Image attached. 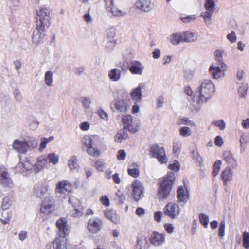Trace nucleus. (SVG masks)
I'll return each instance as SVG.
<instances>
[{
    "instance_id": "f257e3e1",
    "label": "nucleus",
    "mask_w": 249,
    "mask_h": 249,
    "mask_svg": "<svg viewBox=\"0 0 249 249\" xmlns=\"http://www.w3.org/2000/svg\"><path fill=\"white\" fill-rule=\"evenodd\" d=\"M36 27L33 33V43L37 45L43 43L45 32L49 26L50 10L46 7H41L37 11Z\"/></svg>"
},
{
    "instance_id": "f03ea898",
    "label": "nucleus",
    "mask_w": 249,
    "mask_h": 249,
    "mask_svg": "<svg viewBox=\"0 0 249 249\" xmlns=\"http://www.w3.org/2000/svg\"><path fill=\"white\" fill-rule=\"evenodd\" d=\"M175 179V174L173 172L168 173L163 178L162 181L160 182L158 188V196L159 199H165L167 198L172 188Z\"/></svg>"
},
{
    "instance_id": "7ed1b4c3",
    "label": "nucleus",
    "mask_w": 249,
    "mask_h": 249,
    "mask_svg": "<svg viewBox=\"0 0 249 249\" xmlns=\"http://www.w3.org/2000/svg\"><path fill=\"white\" fill-rule=\"evenodd\" d=\"M199 91L200 94L197 103H205L213 96L215 91L214 85L211 80H204L199 87Z\"/></svg>"
},
{
    "instance_id": "20e7f679",
    "label": "nucleus",
    "mask_w": 249,
    "mask_h": 249,
    "mask_svg": "<svg viewBox=\"0 0 249 249\" xmlns=\"http://www.w3.org/2000/svg\"><path fill=\"white\" fill-rule=\"evenodd\" d=\"M149 154L151 157L157 159L158 162L161 164L166 163L168 161L164 148L157 144L151 146Z\"/></svg>"
},
{
    "instance_id": "39448f33",
    "label": "nucleus",
    "mask_w": 249,
    "mask_h": 249,
    "mask_svg": "<svg viewBox=\"0 0 249 249\" xmlns=\"http://www.w3.org/2000/svg\"><path fill=\"white\" fill-rule=\"evenodd\" d=\"M0 185L4 188H12L14 184L7 169L0 165Z\"/></svg>"
},
{
    "instance_id": "423d86ee",
    "label": "nucleus",
    "mask_w": 249,
    "mask_h": 249,
    "mask_svg": "<svg viewBox=\"0 0 249 249\" xmlns=\"http://www.w3.org/2000/svg\"><path fill=\"white\" fill-rule=\"evenodd\" d=\"M103 227V221L99 217H93L89 220L87 223V228L89 231L95 234L99 232Z\"/></svg>"
},
{
    "instance_id": "0eeeda50",
    "label": "nucleus",
    "mask_w": 249,
    "mask_h": 249,
    "mask_svg": "<svg viewBox=\"0 0 249 249\" xmlns=\"http://www.w3.org/2000/svg\"><path fill=\"white\" fill-rule=\"evenodd\" d=\"M82 142L87 147V151L89 154L94 157H98L100 155V152L97 148L93 147V140L90 137L85 136L82 139Z\"/></svg>"
},
{
    "instance_id": "6e6552de",
    "label": "nucleus",
    "mask_w": 249,
    "mask_h": 249,
    "mask_svg": "<svg viewBox=\"0 0 249 249\" xmlns=\"http://www.w3.org/2000/svg\"><path fill=\"white\" fill-rule=\"evenodd\" d=\"M164 214L171 219H175L180 213V209L178 205L176 203H168L164 208Z\"/></svg>"
},
{
    "instance_id": "1a4fd4ad",
    "label": "nucleus",
    "mask_w": 249,
    "mask_h": 249,
    "mask_svg": "<svg viewBox=\"0 0 249 249\" xmlns=\"http://www.w3.org/2000/svg\"><path fill=\"white\" fill-rule=\"evenodd\" d=\"M13 149L19 154H25L29 148L28 142L26 140L15 139L12 144Z\"/></svg>"
},
{
    "instance_id": "9d476101",
    "label": "nucleus",
    "mask_w": 249,
    "mask_h": 249,
    "mask_svg": "<svg viewBox=\"0 0 249 249\" xmlns=\"http://www.w3.org/2000/svg\"><path fill=\"white\" fill-rule=\"evenodd\" d=\"M122 120L124 129H127L132 133H135L138 131L139 126L138 125L133 124V118L131 115H124Z\"/></svg>"
},
{
    "instance_id": "9b49d317",
    "label": "nucleus",
    "mask_w": 249,
    "mask_h": 249,
    "mask_svg": "<svg viewBox=\"0 0 249 249\" xmlns=\"http://www.w3.org/2000/svg\"><path fill=\"white\" fill-rule=\"evenodd\" d=\"M56 225L58 228V234L60 237L64 238L70 233L67 221L65 218L59 219L56 222Z\"/></svg>"
},
{
    "instance_id": "f8f14e48",
    "label": "nucleus",
    "mask_w": 249,
    "mask_h": 249,
    "mask_svg": "<svg viewBox=\"0 0 249 249\" xmlns=\"http://www.w3.org/2000/svg\"><path fill=\"white\" fill-rule=\"evenodd\" d=\"M133 188L132 195L135 201H138L143 196L144 188L141 182L135 180L132 184Z\"/></svg>"
},
{
    "instance_id": "ddd939ff",
    "label": "nucleus",
    "mask_w": 249,
    "mask_h": 249,
    "mask_svg": "<svg viewBox=\"0 0 249 249\" xmlns=\"http://www.w3.org/2000/svg\"><path fill=\"white\" fill-rule=\"evenodd\" d=\"M226 67H222L219 65L213 63L209 68V72L213 79H219L224 76V69Z\"/></svg>"
},
{
    "instance_id": "4468645a",
    "label": "nucleus",
    "mask_w": 249,
    "mask_h": 249,
    "mask_svg": "<svg viewBox=\"0 0 249 249\" xmlns=\"http://www.w3.org/2000/svg\"><path fill=\"white\" fill-rule=\"evenodd\" d=\"M54 207V199L51 197H46L42 201L40 211L41 213L47 214L53 211Z\"/></svg>"
},
{
    "instance_id": "2eb2a0df",
    "label": "nucleus",
    "mask_w": 249,
    "mask_h": 249,
    "mask_svg": "<svg viewBox=\"0 0 249 249\" xmlns=\"http://www.w3.org/2000/svg\"><path fill=\"white\" fill-rule=\"evenodd\" d=\"M135 6L142 12H149L153 9L154 4L151 0H138L135 3Z\"/></svg>"
},
{
    "instance_id": "dca6fc26",
    "label": "nucleus",
    "mask_w": 249,
    "mask_h": 249,
    "mask_svg": "<svg viewBox=\"0 0 249 249\" xmlns=\"http://www.w3.org/2000/svg\"><path fill=\"white\" fill-rule=\"evenodd\" d=\"M48 160L46 158V155L39 156L37 158L36 162L33 164V172L35 174L42 171L47 165Z\"/></svg>"
},
{
    "instance_id": "f3484780",
    "label": "nucleus",
    "mask_w": 249,
    "mask_h": 249,
    "mask_svg": "<svg viewBox=\"0 0 249 249\" xmlns=\"http://www.w3.org/2000/svg\"><path fill=\"white\" fill-rule=\"evenodd\" d=\"M48 186L46 183L39 182L34 186L33 195L38 198H42L48 190Z\"/></svg>"
},
{
    "instance_id": "a211bd4d",
    "label": "nucleus",
    "mask_w": 249,
    "mask_h": 249,
    "mask_svg": "<svg viewBox=\"0 0 249 249\" xmlns=\"http://www.w3.org/2000/svg\"><path fill=\"white\" fill-rule=\"evenodd\" d=\"M113 106L116 110L121 113L126 112L129 108V106L128 105L127 101L124 99L115 100L114 103L111 105V108L114 111Z\"/></svg>"
},
{
    "instance_id": "6ab92c4d",
    "label": "nucleus",
    "mask_w": 249,
    "mask_h": 249,
    "mask_svg": "<svg viewBox=\"0 0 249 249\" xmlns=\"http://www.w3.org/2000/svg\"><path fill=\"white\" fill-rule=\"evenodd\" d=\"M144 67L140 61L134 60L131 62L129 70L131 74L141 75L142 74Z\"/></svg>"
},
{
    "instance_id": "aec40b11",
    "label": "nucleus",
    "mask_w": 249,
    "mask_h": 249,
    "mask_svg": "<svg viewBox=\"0 0 249 249\" xmlns=\"http://www.w3.org/2000/svg\"><path fill=\"white\" fill-rule=\"evenodd\" d=\"M73 188L71 183L68 180L59 181L56 186L55 191L57 193H66L71 192Z\"/></svg>"
},
{
    "instance_id": "412c9836",
    "label": "nucleus",
    "mask_w": 249,
    "mask_h": 249,
    "mask_svg": "<svg viewBox=\"0 0 249 249\" xmlns=\"http://www.w3.org/2000/svg\"><path fill=\"white\" fill-rule=\"evenodd\" d=\"M220 178L224 186L231 182L233 179V172L230 167L227 166L222 170L220 174Z\"/></svg>"
},
{
    "instance_id": "4be33fe9",
    "label": "nucleus",
    "mask_w": 249,
    "mask_h": 249,
    "mask_svg": "<svg viewBox=\"0 0 249 249\" xmlns=\"http://www.w3.org/2000/svg\"><path fill=\"white\" fill-rule=\"evenodd\" d=\"M34 165L28 158L25 159L22 161L19 162L17 166V170H19L22 174L26 172L33 171Z\"/></svg>"
},
{
    "instance_id": "5701e85b",
    "label": "nucleus",
    "mask_w": 249,
    "mask_h": 249,
    "mask_svg": "<svg viewBox=\"0 0 249 249\" xmlns=\"http://www.w3.org/2000/svg\"><path fill=\"white\" fill-rule=\"evenodd\" d=\"M145 86L144 83H140L135 88L133 89L131 93L130 96L134 102L139 103L141 101L142 99V89Z\"/></svg>"
},
{
    "instance_id": "b1692460",
    "label": "nucleus",
    "mask_w": 249,
    "mask_h": 249,
    "mask_svg": "<svg viewBox=\"0 0 249 249\" xmlns=\"http://www.w3.org/2000/svg\"><path fill=\"white\" fill-rule=\"evenodd\" d=\"M150 240L152 245L155 246H159L165 242V235L164 234L159 233L155 231L151 234Z\"/></svg>"
},
{
    "instance_id": "393cba45",
    "label": "nucleus",
    "mask_w": 249,
    "mask_h": 249,
    "mask_svg": "<svg viewBox=\"0 0 249 249\" xmlns=\"http://www.w3.org/2000/svg\"><path fill=\"white\" fill-rule=\"evenodd\" d=\"M106 3V9L111 12L113 15L115 16H122L125 14L121 10L117 9L113 4V0H104Z\"/></svg>"
},
{
    "instance_id": "a878e982",
    "label": "nucleus",
    "mask_w": 249,
    "mask_h": 249,
    "mask_svg": "<svg viewBox=\"0 0 249 249\" xmlns=\"http://www.w3.org/2000/svg\"><path fill=\"white\" fill-rule=\"evenodd\" d=\"M106 3V9L111 12L113 15L115 16H122L125 14L121 10L117 9L113 4V0H104Z\"/></svg>"
},
{
    "instance_id": "bb28decb",
    "label": "nucleus",
    "mask_w": 249,
    "mask_h": 249,
    "mask_svg": "<svg viewBox=\"0 0 249 249\" xmlns=\"http://www.w3.org/2000/svg\"><path fill=\"white\" fill-rule=\"evenodd\" d=\"M224 160L231 168L235 169L237 167V163L234 158L233 154L230 151H225L223 154Z\"/></svg>"
},
{
    "instance_id": "cd10ccee",
    "label": "nucleus",
    "mask_w": 249,
    "mask_h": 249,
    "mask_svg": "<svg viewBox=\"0 0 249 249\" xmlns=\"http://www.w3.org/2000/svg\"><path fill=\"white\" fill-rule=\"evenodd\" d=\"M182 35L183 42L192 43L197 40V36L194 32L187 31L182 33Z\"/></svg>"
},
{
    "instance_id": "c85d7f7f",
    "label": "nucleus",
    "mask_w": 249,
    "mask_h": 249,
    "mask_svg": "<svg viewBox=\"0 0 249 249\" xmlns=\"http://www.w3.org/2000/svg\"><path fill=\"white\" fill-rule=\"evenodd\" d=\"M48 249H66L65 243L60 238H56L47 245Z\"/></svg>"
},
{
    "instance_id": "c756f323",
    "label": "nucleus",
    "mask_w": 249,
    "mask_h": 249,
    "mask_svg": "<svg viewBox=\"0 0 249 249\" xmlns=\"http://www.w3.org/2000/svg\"><path fill=\"white\" fill-rule=\"evenodd\" d=\"M122 71L117 68L111 69L108 71V77L113 82H117L121 77Z\"/></svg>"
},
{
    "instance_id": "7c9ffc66",
    "label": "nucleus",
    "mask_w": 249,
    "mask_h": 249,
    "mask_svg": "<svg viewBox=\"0 0 249 249\" xmlns=\"http://www.w3.org/2000/svg\"><path fill=\"white\" fill-rule=\"evenodd\" d=\"M189 196L185 194V190L182 186L178 187L177 190V199L179 202L185 203L187 201Z\"/></svg>"
},
{
    "instance_id": "2f4dec72",
    "label": "nucleus",
    "mask_w": 249,
    "mask_h": 249,
    "mask_svg": "<svg viewBox=\"0 0 249 249\" xmlns=\"http://www.w3.org/2000/svg\"><path fill=\"white\" fill-rule=\"evenodd\" d=\"M170 41L173 45H177L183 42L182 33L176 32L170 35Z\"/></svg>"
},
{
    "instance_id": "473e14b6",
    "label": "nucleus",
    "mask_w": 249,
    "mask_h": 249,
    "mask_svg": "<svg viewBox=\"0 0 249 249\" xmlns=\"http://www.w3.org/2000/svg\"><path fill=\"white\" fill-rule=\"evenodd\" d=\"M223 50L217 49L214 52V55L217 63L216 64L221 66L222 67H226V65L223 61Z\"/></svg>"
},
{
    "instance_id": "72a5a7b5",
    "label": "nucleus",
    "mask_w": 249,
    "mask_h": 249,
    "mask_svg": "<svg viewBox=\"0 0 249 249\" xmlns=\"http://www.w3.org/2000/svg\"><path fill=\"white\" fill-rule=\"evenodd\" d=\"M128 136L127 133L123 129L119 130L114 137L115 141L117 143H120L123 140L127 139Z\"/></svg>"
},
{
    "instance_id": "f704fd0d",
    "label": "nucleus",
    "mask_w": 249,
    "mask_h": 249,
    "mask_svg": "<svg viewBox=\"0 0 249 249\" xmlns=\"http://www.w3.org/2000/svg\"><path fill=\"white\" fill-rule=\"evenodd\" d=\"M214 11L211 10H206V11L202 12L201 16L203 17L204 21L206 25H210L211 24V18Z\"/></svg>"
},
{
    "instance_id": "c9c22d12",
    "label": "nucleus",
    "mask_w": 249,
    "mask_h": 249,
    "mask_svg": "<svg viewBox=\"0 0 249 249\" xmlns=\"http://www.w3.org/2000/svg\"><path fill=\"white\" fill-rule=\"evenodd\" d=\"M46 158L47 160H48V162L55 165L58 163L59 158L57 154L54 153H50L46 156Z\"/></svg>"
},
{
    "instance_id": "e433bc0d",
    "label": "nucleus",
    "mask_w": 249,
    "mask_h": 249,
    "mask_svg": "<svg viewBox=\"0 0 249 249\" xmlns=\"http://www.w3.org/2000/svg\"><path fill=\"white\" fill-rule=\"evenodd\" d=\"M68 165L71 170H76L79 168L78 159L75 156H72L68 160Z\"/></svg>"
},
{
    "instance_id": "4c0bfd02",
    "label": "nucleus",
    "mask_w": 249,
    "mask_h": 249,
    "mask_svg": "<svg viewBox=\"0 0 249 249\" xmlns=\"http://www.w3.org/2000/svg\"><path fill=\"white\" fill-rule=\"evenodd\" d=\"M105 215L107 218L108 219L114 223H117L118 221L117 215L112 210L106 211L105 212Z\"/></svg>"
},
{
    "instance_id": "58836bf2",
    "label": "nucleus",
    "mask_w": 249,
    "mask_h": 249,
    "mask_svg": "<svg viewBox=\"0 0 249 249\" xmlns=\"http://www.w3.org/2000/svg\"><path fill=\"white\" fill-rule=\"evenodd\" d=\"M177 124L178 125L184 124L191 126H195V123L193 120L185 117L179 118L177 121Z\"/></svg>"
},
{
    "instance_id": "ea45409f",
    "label": "nucleus",
    "mask_w": 249,
    "mask_h": 249,
    "mask_svg": "<svg viewBox=\"0 0 249 249\" xmlns=\"http://www.w3.org/2000/svg\"><path fill=\"white\" fill-rule=\"evenodd\" d=\"M44 82L47 86H51L53 82V73L51 71H47L44 75Z\"/></svg>"
},
{
    "instance_id": "a19ab883",
    "label": "nucleus",
    "mask_w": 249,
    "mask_h": 249,
    "mask_svg": "<svg viewBox=\"0 0 249 249\" xmlns=\"http://www.w3.org/2000/svg\"><path fill=\"white\" fill-rule=\"evenodd\" d=\"M20 2L21 0H9L7 4L11 10L16 11L20 7Z\"/></svg>"
},
{
    "instance_id": "79ce46f5",
    "label": "nucleus",
    "mask_w": 249,
    "mask_h": 249,
    "mask_svg": "<svg viewBox=\"0 0 249 249\" xmlns=\"http://www.w3.org/2000/svg\"><path fill=\"white\" fill-rule=\"evenodd\" d=\"M211 124L216 126L221 130H224L226 127V123L222 119L213 120L211 123Z\"/></svg>"
},
{
    "instance_id": "37998d69",
    "label": "nucleus",
    "mask_w": 249,
    "mask_h": 249,
    "mask_svg": "<svg viewBox=\"0 0 249 249\" xmlns=\"http://www.w3.org/2000/svg\"><path fill=\"white\" fill-rule=\"evenodd\" d=\"M199 219L200 223L204 226V228H207L209 222V216L205 214L201 213L199 215Z\"/></svg>"
},
{
    "instance_id": "c03bdc74",
    "label": "nucleus",
    "mask_w": 249,
    "mask_h": 249,
    "mask_svg": "<svg viewBox=\"0 0 249 249\" xmlns=\"http://www.w3.org/2000/svg\"><path fill=\"white\" fill-rule=\"evenodd\" d=\"M12 203L8 196L4 197L1 202V208L3 210L8 209L11 206Z\"/></svg>"
},
{
    "instance_id": "a18cd8bd",
    "label": "nucleus",
    "mask_w": 249,
    "mask_h": 249,
    "mask_svg": "<svg viewBox=\"0 0 249 249\" xmlns=\"http://www.w3.org/2000/svg\"><path fill=\"white\" fill-rule=\"evenodd\" d=\"M179 133L181 136L187 137L191 135V131L189 127L187 126H183L179 129Z\"/></svg>"
},
{
    "instance_id": "49530a36",
    "label": "nucleus",
    "mask_w": 249,
    "mask_h": 249,
    "mask_svg": "<svg viewBox=\"0 0 249 249\" xmlns=\"http://www.w3.org/2000/svg\"><path fill=\"white\" fill-rule=\"evenodd\" d=\"M221 161L219 160H217L214 163L212 173L213 176V177H215L218 174L221 167Z\"/></svg>"
},
{
    "instance_id": "de8ad7c7",
    "label": "nucleus",
    "mask_w": 249,
    "mask_h": 249,
    "mask_svg": "<svg viewBox=\"0 0 249 249\" xmlns=\"http://www.w3.org/2000/svg\"><path fill=\"white\" fill-rule=\"evenodd\" d=\"M215 3L214 0H205L204 7L206 10L214 11Z\"/></svg>"
},
{
    "instance_id": "09e8293b",
    "label": "nucleus",
    "mask_w": 249,
    "mask_h": 249,
    "mask_svg": "<svg viewBox=\"0 0 249 249\" xmlns=\"http://www.w3.org/2000/svg\"><path fill=\"white\" fill-rule=\"evenodd\" d=\"M69 203H71L72 204L74 209L79 208V207L82 206L81 203L80 202V201L79 200V199H78L77 198H76L73 196L69 197Z\"/></svg>"
},
{
    "instance_id": "8fccbe9b",
    "label": "nucleus",
    "mask_w": 249,
    "mask_h": 249,
    "mask_svg": "<svg viewBox=\"0 0 249 249\" xmlns=\"http://www.w3.org/2000/svg\"><path fill=\"white\" fill-rule=\"evenodd\" d=\"M192 155L193 159L198 163L200 166L202 164V160L201 157H200L198 152L195 150L192 151Z\"/></svg>"
},
{
    "instance_id": "3c124183",
    "label": "nucleus",
    "mask_w": 249,
    "mask_h": 249,
    "mask_svg": "<svg viewBox=\"0 0 249 249\" xmlns=\"http://www.w3.org/2000/svg\"><path fill=\"white\" fill-rule=\"evenodd\" d=\"M116 34V29L114 27H111L107 30V37L108 40H114L113 38Z\"/></svg>"
},
{
    "instance_id": "603ef678",
    "label": "nucleus",
    "mask_w": 249,
    "mask_h": 249,
    "mask_svg": "<svg viewBox=\"0 0 249 249\" xmlns=\"http://www.w3.org/2000/svg\"><path fill=\"white\" fill-rule=\"evenodd\" d=\"M243 246L246 249L249 248V233L247 232L243 233Z\"/></svg>"
},
{
    "instance_id": "864d4df0",
    "label": "nucleus",
    "mask_w": 249,
    "mask_h": 249,
    "mask_svg": "<svg viewBox=\"0 0 249 249\" xmlns=\"http://www.w3.org/2000/svg\"><path fill=\"white\" fill-rule=\"evenodd\" d=\"M225 222L222 220L220 222L218 229V236L223 238L225 235Z\"/></svg>"
},
{
    "instance_id": "5fc2aeb1",
    "label": "nucleus",
    "mask_w": 249,
    "mask_h": 249,
    "mask_svg": "<svg viewBox=\"0 0 249 249\" xmlns=\"http://www.w3.org/2000/svg\"><path fill=\"white\" fill-rule=\"evenodd\" d=\"M95 166L99 171L103 172L106 168V163L102 160H99L95 163Z\"/></svg>"
},
{
    "instance_id": "6e6d98bb",
    "label": "nucleus",
    "mask_w": 249,
    "mask_h": 249,
    "mask_svg": "<svg viewBox=\"0 0 249 249\" xmlns=\"http://www.w3.org/2000/svg\"><path fill=\"white\" fill-rule=\"evenodd\" d=\"M97 114L102 120L108 121V115L102 108H99L97 110Z\"/></svg>"
},
{
    "instance_id": "4d7b16f0",
    "label": "nucleus",
    "mask_w": 249,
    "mask_h": 249,
    "mask_svg": "<svg viewBox=\"0 0 249 249\" xmlns=\"http://www.w3.org/2000/svg\"><path fill=\"white\" fill-rule=\"evenodd\" d=\"M248 89L247 85H243L239 87L238 92L240 97L244 98L246 96Z\"/></svg>"
},
{
    "instance_id": "13d9d810",
    "label": "nucleus",
    "mask_w": 249,
    "mask_h": 249,
    "mask_svg": "<svg viewBox=\"0 0 249 249\" xmlns=\"http://www.w3.org/2000/svg\"><path fill=\"white\" fill-rule=\"evenodd\" d=\"M128 174L133 178H137L140 174L139 170L138 168H129L128 169Z\"/></svg>"
},
{
    "instance_id": "bf43d9fd",
    "label": "nucleus",
    "mask_w": 249,
    "mask_h": 249,
    "mask_svg": "<svg viewBox=\"0 0 249 249\" xmlns=\"http://www.w3.org/2000/svg\"><path fill=\"white\" fill-rule=\"evenodd\" d=\"M81 102L85 109H88L89 107L91 104V101L89 98L87 97L83 98Z\"/></svg>"
},
{
    "instance_id": "052dcab7",
    "label": "nucleus",
    "mask_w": 249,
    "mask_h": 249,
    "mask_svg": "<svg viewBox=\"0 0 249 249\" xmlns=\"http://www.w3.org/2000/svg\"><path fill=\"white\" fill-rule=\"evenodd\" d=\"M173 149L174 154L178 155L180 152L181 144L179 142H174Z\"/></svg>"
},
{
    "instance_id": "680f3d73",
    "label": "nucleus",
    "mask_w": 249,
    "mask_h": 249,
    "mask_svg": "<svg viewBox=\"0 0 249 249\" xmlns=\"http://www.w3.org/2000/svg\"><path fill=\"white\" fill-rule=\"evenodd\" d=\"M196 17L195 15L187 16L186 17H181L180 20L184 23H189L192 21L195 20Z\"/></svg>"
},
{
    "instance_id": "e2e57ef3",
    "label": "nucleus",
    "mask_w": 249,
    "mask_h": 249,
    "mask_svg": "<svg viewBox=\"0 0 249 249\" xmlns=\"http://www.w3.org/2000/svg\"><path fill=\"white\" fill-rule=\"evenodd\" d=\"M227 38L231 43H233L235 42L237 37L235 32L231 31L230 33L228 34L227 36Z\"/></svg>"
},
{
    "instance_id": "0e129e2a",
    "label": "nucleus",
    "mask_w": 249,
    "mask_h": 249,
    "mask_svg": "<svg viewBox=\"0 0 249 249\" xmlns=\"http://www.w3.org/2000/svg\"><path fill=\"white\" fill-rule=\"evenodd\" d=\"M168 168L172 171H178L180 168L179 162L178 161H175L173 163L169 165Z\"/></svg>"
},
{
    "instance_id": "69168bd1",
    "label": "nucleus",
    "mask_w": 249,
    "mask_h": 249,
    "mask_svg": "<svg viewBox=\"0 0 249 249\" xmlns=\"http://www.w3.org/2000/svg\"><path fill=\"white\" fill-rule=\"evenodd\" d=\"M14 95L15 100L18 102H21L22 99V96L19 89H16L14 91Z\"/></svg>"
},
{
    "instance_id": "338daca9",
    "label": "nucleus",
    "mask_w": 249,
    "mask_h": 249,
    "mask_svg": "<svg viewBox=\"0 0 249 249\" xmlns=\"http://www.w3.org/2000/svg\"><path fill=\"white\" fill-rule=\"evenodd\" d=\"M83 212L82 210V206L79 208L74 209L73 216L75 217H79L83 215Z\"/></svg>"
},
{
    "instance_id": "774afa93",
    "label": "nucleus",
    "mask_w": 249,
    "mask_h": 249,
    "mask_svg": "<svg viewBox=\"0 0 249 249\" xmlns=\"http://www.w3.org/2000/svg\"><path fill=\"white\" fill-rule=\"evenodd\" d=\"M126 156V153L124 150H119L117 152V159L119 160H124Z\"/></svg>"
}]
</instances>
